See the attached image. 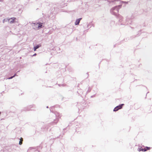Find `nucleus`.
Wrapping results in <instances>:
<instances>
[{"mask_svg": "<svg viewBox=\"0 0 152 152\" xmlns=\"http://www.w3.org/2000/svg\"><path fill=\"white\" fill-rule=\"evenodd\" d=\"M124 105V104H122L119 106H117L116 107L118 109V110H119V109H121L122 107Z\"/></svg>", "mask_w": 152, "mask_h": 152, "instance_id": "4", "label": "nucleus"}, {"mask_svg": "<svg viewBox=\"0 0 152 152\" xmlns=\"http://www.w3.org/2000/svg\"><path fill=\"white\" fill-rule=\"evenodd\" d=\"M143 148L142 147H140L138 148V151H142Z\"/></svg>", "mask_w": 152, "mask_h": 152, "instance_id": "8", "label": "nucleus"}, {"mask_svg": "<svg viewBox=\"0 0 152 152\" xmlns=\"http://www.w3.org/2000/svg\"><path fill=\"white\" fill-rule=\"evenodd\" d=\"M16 75V74H15L13 76H12L10 78H9V79H12L13 77H14Z\"/></svg>", "mask_w": 152, "mask_h": 152, "instance_id": "10", "label": "nucleus"}, {"mask_svg": "<svg viewBox=\"0 0 152 152\" xmlns=\"http://www.w3.org/2000/svg\"><path fill=\"white\" fill-rule=\"evenodd\" d=\"M81 19H82L81 18H80L77 19L75 22V24L76 25H77L79 24L80 22V20Z\"/></svg>", "mask_w": 152, "mask_h": 152, "instance_id": "3", "label": "nucleus"}, {"mask_svg": "<svg viewBox=\"0 0 152 152\" xmlns=\"http://www.w3.org/2000/svg\"><path fill=\"white\" fill-rule=\"evenodd\" d=\"M150 147H146L145 148L143 149L142 151H147L148 150H149L150 149Z\"/></svg>", "mask_w": 152, "mask_h": 152, "instance_id": "5", "label": "nucleus"}, {"mask_svg": "<svg viewBox=\"0 0 152 152\" xmlns=\"http://www.w3.org/2000/svg\"><path fill=\"white\" fill-rule=\"evenodd\" d=\"M40 46H41V45H37L36 46L34 47V50L35 51L37 49L39 48Z\"/></svg>", "mask_w": 152, "mask_h": 152, "instance_id": "6", "label": "nucleus"}, {"mask_svg": "<svg viewBox=\"0 0 152 152\" xmlns=\"http://www.w3.org/2000/svg\"><path fill=\"white\" fill-rule=\"evenodd\" d=\"M118 109L116 107H115L113 111H116L118 110Z\"/></svg>", "mask_w": 152, "mask_h": 152, "instance_id": "9", "label": "nucleus"}, {"mask_svg": "<svg viewBox=\"0 0 152 152\" xmlns=\"http://www.w3.org/2000/svg\"><path fill=\"white\" fill-rule=\"evenodd\" d=\"M16 19V18H12L9 19H8V20L9 22L11 23H13L14 22L15 20Z\"/></svg>", "mask_w": 152, "mask_h": 152, "instance_id": "2", "label": "nucleus"}, {"mask_svg": "<svg viewBox=\"0 0 152 152\" xmlns=\"http://www.w3.org/2000/svg\"><path fill=\"white\" fill-rule=\"evenodd\" d=\"M37 55V54L36 53H35L33 55V56H36Z\"/></svg>", "mask_w": 152, "mask_h": 152, "instance_id": "11", "label": "nucleus"}, {"mask_svg": "<svg viewBox=\"0 0 152 152\" xmlns=\"http://www.w3.org/2000/svg\"><path fill=\"white\" fill-rule=\"evenodd\" d=\"M23 141V138L22 137H21L20 139V141L19 142V144L20 145H21L22 144V142Z\"/></svg>", "mask_w": 152, "mask_h": 152, "instance_id": "7", "label": "nucleus"}, {"mask_svg": "<svg viewBox=\"0 0 152 152\" xmlns=\"http://www.w3.org/2000/svg\"><path fill=\"white\" fill-rule=\"evenodd\" d=\"M43 23H40L37 24L34 23L33 27L34 29L35 30H38L40 29L42 27Z\"/></svg>", "mask_w": 152, "mask_h": 152, "instance_id": "1", "label": "nucleus"}, {"mask_svg": "<svg viewBox=\"0 0 152 152\" xmlns=\"http://www.w3.org/2000/svg\"><path fill=\"white\" fill-rule=\"evenodd\" d=\"M1 112H0V114H1Z\"/></svg>", "mask_w": 152, "mask_h": 152, "instance_id": "12", "label": "nucleus"}]
</instances>
